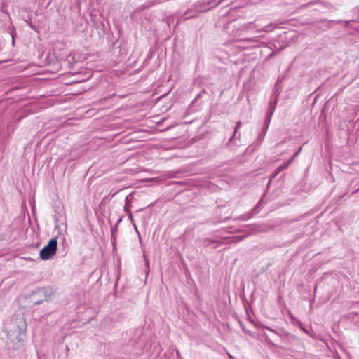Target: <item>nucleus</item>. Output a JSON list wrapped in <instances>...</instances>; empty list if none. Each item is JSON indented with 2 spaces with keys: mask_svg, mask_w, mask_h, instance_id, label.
Returning <instances> with one entry per match:
<instances>
[{
  "mask_svg": "<svg viewBox=\"0 0 359 359\" xmlns=\"http://www.w3.org/2000/svg\"><path fill=\"white\" fill-rule=\"evenodd\" d=\"M52 294V290L46 287H39L29 295L30 302L36 305L46 301Z\"/></svg>",
  "mask_w": 359,
  "mask_h": 359,
  "instance_id": "1",
  "label": "nucleus"
},
{
  "mask_svg": "<svg viewBox=\"0 0 359 359\" xmlns=\"http://www.w3.org/2000/svg\"><path fill=\"white\" fill-rule=\"evenodd\" d=\"M225 0H198L194 3V10L196 11H201V13L207 12L220 4L223 3Z\"/></svg>",
  "mask_w": 359,
  "mask_h": 359,
  "instance_id": "2",
  "label": "nucleus"
},
{
  "mask_svg": "<svg viewBox=\"0 0 359 359\" xmlns=\"http://www.w3.org/2000/svg\"><path fill=\"white\" fill-rule=\"evenodd\" d=\"M57 238L50 239L48 244L45 245L40 251L39 256L42 260H48L54 256L57 252Z\"/></svg>",
  "mask_w": 359,
  "mask_h": 359,
  "instance_id": "3",
  "label": "nucleus"
},
{
  "mask_svg": "<svg viewBox=\"0 0 359 359\" xmlns=\"http://www.w3.org/2000/svg\"><path fill=\"white\" fill-rule=\"evenodd\" d=\"M278 95H279V94L276 90H274L272 93L271 99L269 102L267 111H266L267 116H270V117L273 116V114L276 110V105H277V103L278 101Z\"/></svg>",
  "mask_w": 359,
  "mask_h": 359,
  "instance_id": "4",
  "label": "nucleus"
},
{
  "mask_svg": "<svg viewBox=\"0 0 359 359\" xmlns=\"http://www.w3.org/2000/svg\"><path fill=\"white\" fill-rule=\"evenodd\" d=\"M263 199L261 198L258 203L253 208L251 212L242 215L238 217V219L243 220V221H247L250 219H251L254 215L259 213L260 211L263 203H262Z\"/></svg>",
  "mask_w": 359,
  "mask_h": 359,
  "instance_id": "5",
  "label": "nucleus"
},
{
  "mask_svg": "<svg viewBox=\"0 0 359 359\" xmlns=\"http://www.w3.org/2000/svg\"><path fill=\"white\" fill-rule=\"evenodd\" d=\"M193 8L194 4L183 13L179 20L186 21L187 20L198 17V14L201 13V11H195Z\"/></svg>",
  "mask_w": 359,
  "mask_h": 359,
  "instance_id": "6",
  "label": "nucleus"
},
{
  "mask_svg": "<svg viewBox=\"0 0 359 359\" xmlns=\"http://www.w3.org/2000/svg\"><path fill=\"white\" fill-rule=\"evenodd\" d=\"M292 161H293V158H291L287 161L283 163L280 166H278L275 170L273 173L271 175V178H274L276 176L278 175V174H279L283 170H285L290 165V164L292 162Z\"/></svg>",
  "mask_w": 359,
  "mask_h": 359,
  "instance_id": "7",
  "label": "nucleus"
},
{
  "mask_svg": "<svg viewBox=\"0 0 359 359\" xmlns=\"http://www.w3.org/2000/svg\"><path fill=\"white\" fill-rule=\"evenodd\" d=\"M132 194H130L125 198V205L123 208L124 211L128 215L130 219L133 218L132 212L130 211V203H131V197Z\"/></svg>",
  "mask_w": 359,
  "mask_h": 359,
  "instance_id": "8",
  "label": "nucleus"
},
{
  "mask_svg": "<svg viewBox=\"0 0 359 359\" xmlns=\"http://www.w3.org/2000/svg\"><path fill=\"white\" fill-rule=\"evenodd\" d=\"M259 36H255V37H250V38H244L238 39L237 41L240 42H247L250 44H254L255 43H257L259 41Z\"/></svg>",
  "mask_w": 359,
  "mask_h": 359,
  "instance_id": "9",
  "label": "nucleus"
},
{
  "mask_svg": "<svg viewBox=\"0 0 359 359\" xmlns=\"http://www.w3.org/2000/svg\"><path fill=\"white\" fill-rule=\"evenodd\" d=\"M242 125V122L241 121H238L236 123V126L234 128V131H233V135L231 137V138L229 139V143L233 139V137H235L238 130L240 128V127Z\"/></svg>",
  "mask_w": 359,
  "mask_h": 359,
  "instance_id": "10",
  "label": "nucleus"
},
{
  "mask_svg": "<svg viewBox=\"0 0 359 359\" xmlns=\"http://www.w3.org/2000/svg\"><path fill=\"white\" fill-rule=\"evenodd\" d=\"M271 118L272 117L266 116L264 123V126H263V128H262V129L264 130L267 131V130L269 128V126L270 125V123H271Z\"/></svg>",
  "mask_w": 359,
  "mask_h": 359,
  "instance_id": "11",
  "label": "nucleus"
},
{
  "mask_svg": "<svg viewBox=\"0 0 359 359\" xmlns=\"http://www.w3.org/2000/svg\"><path fill=\"white\" fill-rule=\"evenodd\" d=\"M266 132L267 131H265L263 129H262V130L259 135V137L257 139V142L258 144H261V142L263 141V140L264 139L265 135L266 134Z\"/></svg>",
  "mask_w": 359,
  "mask_h": 359,
  "instance_id": "12",
  "label": "nucleus"
},
{
  "mask_svg": "<svg viewBox=\"0 0 359 359\" xmlns=\"http://www.w3.org/2000/svg\"><path fill=\"white\" fill-rule=\"evenodd\" d=\"M215 241L214 240H210L209 238H204L201 241V243H202V245L205 247V246H208L211 243H215Z\"/></svg>",
  "mask_w": 359,
  "mask_h": 359,
  "instance_id": "13",
  "label": "nucleus"
},
{
  "mask_svg": "<svg viewBox=\"0 0 359 359\" xmlns=\"http://www.w3.org/2000/svg\"><path fill=\"white\" fill-rule=\"evenodd\" d=\"M252 22H250L249 24H245V25H243L241 27L240 29H238V31H243V30H247L250 28L252 27Z\"/></svg>",
  "mask_w": 359,
  "mask_h": 359,
  "instance_id": "14",
  "label": "nucleus"
},
{
  "mask_svg": "<svg viewBox=\"0 0 359 359\" xmlns=\"http://www.w3.org/2000/svg\"><path fill=\"white\" fill-rule=\"evenodd\" d=\"M204 93H206V90L203 89L197 95V96L195 97L194 100L201 97L203 95V94H204Z\"/></svg>",
  "mask_w": 359,
  "mask_h": 359,
  "instance_id": "15",
  "label": "nucleus"
},
{
  "mask_svg": "<svg viewBox=\"0 0 359 359\" xmlns=\"http://www.w3.org/2000/svg\"><path fill=\"white\" fill-rule=\"evenodd\" d=\"M262 327H264V328H265V329H266V330H269V331H271V332L278 334V332L275 330H273V329H272V328H271V327H268L266 325H262Z\"/></svg>",
  "mask_w": 359,
  "mask_h": 359,
  "instance_id": "16",
  "label": "nucleus"
},
{
  "mask_svg": "<svg viewBox=\"0 0 359 359\" xmlns=\"http://www.w3.org/2000/svg\"><path fill=\"white\" fill-rule=\"evenodd\" d=\"M245 238V236H239L237 237H235L234 238L236 239V241H243Z\"/></svg>",
  "mask_w": 359,
  "mask_h": 359,
  "instance_id": "17",
  "label": "nucleus"
},
{
  "mask_svg": "<svg viewBox=\"0 0 359 359\" xmlns=\"http://www.w3.org/2000/svg\"><path fill=\"white\" fill-rule=\"evenodd\" d=\"M336 22L338 23V24H341V23L348 24L349 21H345V20H339L336 21Z\"/></svg>",
  "mask_w": 359,
  "mask_h": 359,
  "instance_id": "18",
  "label": "nucleus"
},
{
  "mask_svg": "<svg viewBox=\"0 0 359 359\" xmlns=\"http://www.w3.org/2000/svg\"><path fill=\"white\" fill-rule=\"evenodd\" d=\"M144 258H146V257H144ZM145 261H146V266L147 268V273H149V260L147 259H145Z\"/></svg>",
  "mask_w": 359,
  "mask_h": 359,
  "instance_id": "19",
  "label": "nucleus"
},
{
  "mask_svg": "<svg viewBox=\"0 0 359 359\" xmlns=\"http://www.w3.org/2000/svg\"><path fill=\"white\" fill-rule=\"evenodd\" d=\"M161 2V0H154L150 3V5H154L159 4Z\"/></svg>",
  "mask_w": 359,
  "mask_h": 359,
  "instance_id": "20",
  "label": "nucleus"
},
{
  "mask_svg": "<svg viewBox=\"0 0 359 359\" xmlns=\"http://www.w3.org/2000/svg\"><path fill=\"white\" fill-rule=\"evenodd\" d=\"M301 149H302V147H301V148H299V149L297 151H296V152L294 153V155H293V156L292 157V158H293V159H294L297 156H298V155H299V153H300V151H301Z\"/></svg>",
  "mask_w": 359,
  "mask_h": 359,
  "instance_id": "21",
  "label": "nucleus"
},
{
  "mask_svg": "<svg viewBox=\"0 0 359 359\" xmlns=\"http://www.w3.org/2000/svg\"><path fill=\"white\" fill-rule=\"evenodd\" d=\"M11 37H12V44L14 45L15 39H14V34H11Z\"/></svg>",
  "mask_w": 359,
  "mask_h": 359,
  "instance_id": "22",
  "label": "nucleus"
},
{
  "mask_svg": "<svg viewBox=\"0 0 359 359\" xmlns=\"http://www.w3.org/2000/svg\"><path fill=\"white\" fill-rule=\"evenodd\" d=\"M176 353H177V357L180 358L181 355H180V353L179 350L176 349Z\"/></svg>",
  "mask_w": 359,
  "mask_h": 359,
  "instance_id": "23",
  "label": "nucleus"
},
{
  "mask_svg": "<svg viewBox=\"0 0 359 359\" xmlns=\"http://www.w3.org/2000/svg\"><path fill=\"white\" fill-rule=\"evenodd\" d=\"M250 46H242V50H244L245 48H250Z\"/></svg>",
  "mask_w": 359,
  "mask_h": 359,
  "instance_id": "24",
  "label": "nucleus"
},
{
  "mask_svg": "<svg viewBox=\"0 0 359 359\" xmlns=\"http://www.w3.org/2000/svg\"><path fill=\"white\" fill-rule=\"evenodd\" d=\"M116 230V226H114V228H112L111 231L112 232L115 231Z\"/></svg>",
  "mask_w": 359,
  "mask_h": 359,
  "instance_id": "25",
  "label": "nucleus"
},
{
  "mask_svg": "<svg viewBox=\"0 0 359 359\" xmlns=\"http://www.w3.org/2000/svg\"><path fill=\"white\" fill-rule=\"evenodd\" d=\"M358 191H359V187H358L356 190H355V191L353 192V194L356 193V192H358Z\"/></svg>",
  "mask_w": 359,
  "mask_h": 359,
  "instance_id": "26",
  "label": "nucleus"
},
{
  "mask_svg": "<svg viewBox=\"0 0 359 359\" xmlns=\"http://www.w3.org/2000/svg\"><path fill=\"white\" fill-rule=\"evenodd\" d=\"M118 193V191H116L114 192V194H111L112 197H114V196H116V194Z\"/></svg>",
  "mask_w": 359,
  "mask_h": 359,
  "instance_id": "27",
  "label": "nucleus"
},
{
  "mask_svg": "<svg viewBox=\"0 0 359 359\" xmlns=\"http://www.w3.org/2000/svg\"><path fill=\"white\" fill-rule=\"evenodd\" d=\"M19 335H20V334ZM17 339H18V341H20V336H18Z\"/></svg>",
  "mask_w": 359,
  "mask_h": 359,
  "instance_id": "28",
  "label": "nucleus"
},
{
  "mask_svg": "<svg viewBox=\"0 0 359 359\" xmlns=\"http://www.w3.org/2000/svg\"><path fill=\"white\" fill-rule=\"evenodd\" d=\"M229 357H230V359H235L233 356H231V355H229Z\"/></svg>",
  "mask_w": 359,
  "mask_h": 359,
  "instance_id": "29",
  "label": "nucleus"
},
{
  "mask_svg": "<svg viewBox=\"0 0 359 359\" xmlns=\"http://www.w3.org/2000/svg\"><path fill=\"white\" fill-rule=\"evenodd\" d=\"M181 359H183V358H181Z\"/></svg>",
  "mask_w": 359,
  "mask_h": 359,
  "instance_id": "30",
  "label": "nucleus"
}]
</instances>
